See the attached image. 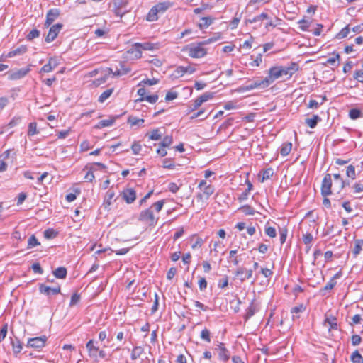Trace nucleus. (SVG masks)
Instances as JSON below:
<instances>
[{
  "label": "nucleus",
  "mask_w": 363,
  "mask_h": 363,
  "mask_svg": "<svg viewBox=\"0 0 363 363\" xmlns=\"http://www.w3.org/2000/svg\"><path fill=\"white\" fill-rule=\"evenodd\" d=\"M216 40V38H211L197 43H191L184 47L182 50L187 52L188 55L192 58H201L207 54V50L204 48V45Z\"/></svg>",
  "instance_id": "f257e3e1"
},
{
  "label": "nucleus",
  "mask_w": 363,
  "mask_h": 363,
  "mask_svg": "<svg viewBox=\"0 0 363 363\" xmlns=\"http://www.w3.org/2000/svg\"><path fill=\"white\" fill-rule=\"evenodd\" d=\"M96 166L99 167L101 169H106V166L101 162H94L86 165L84 170H88L86 175L84 176V179L86 182H91L94 179V172L96 171Z\"/></svg>",
  "instance_id": "f03ea898"
},
{
  "label": "nucleus",
  "mask_w": 363,
  "mask_h": 363,
  "mask_svg": "<svg viewBox=\"0 0 363 363\" xmlns=\"http://www.w3.org/2000/svg\"><path fill=\"white\" fill-rule=\"evenodd\" d=\"M281 77H282V75L279 66L271 67L269 70L268 76L263 79L265 86L267 87L274 81Z\"/></svg>",
  "instance_id": "7ed1b4c3"
},
{
  "label": "nucleus",
  "mask_w": 363,
  "mask_h": 363,
  "mask_svg": "<svg viewBox=\"0 0 363 363\" xmlns=\"http://www.w3.org/2000/svg\"><path fill=\"white\" fill-rule=\"evenodd\" d=\"M47 340L48 338L45 335L30 338L28 340L26 346L28 347L39 350L45 347Z\"/></svg>",
  "instance_id": "20e7f679"
},
{
  "label": "nucleus",
  "mask_w": 363,
  "mask_h": 363,
  "mask_svg": "<svg viewBox=\"0 0 363 363\" xmlns=\"http://www.w3.org/2000/svg\"><path fill=\"white\" fill-rule=\"evenodd\" d=\"M139 219L140 220L147 222L149 225H155L157 221V219L155 218L153 212L150 208L143 211L140 213Z\"/></svg>",
  "instance_id": "39448f33"
},
{
  "label": "nucleus",
  "mask_w": 363,
  "mask_h": 363,
  "mask_svg": "<svg viewBox=\"0 0 363 363\" xmlns=\"http://www.w3.org/2000/svg\"><path fill=\"white\" fill-rule=\"evenodd\" d=\"M332 179L330 174H326L323 179L321 185V194L323 196H329L332 194Z\"/></svg>",
  "instance_id": "423d86ee"
},
{
  "label": "nucleus",
  "mask_w": 363,
  "mask_h": 363,
  "mask_svg": "<svg viewBox=\"0 0 363 363\" xmlns=\"http://www.w3.org/2000/svg\"><path fill=\"white\" fill-rule=\"evenodd\" d=\"M62 28V23H57L50 28L49 32L45 37V42L50 43L53 41L57 36L58 33Z\"/></svg>",
  "instance_id": "0eeeda50"
},
{
  "label": "nucleus",
  "mask_w": 363,
  "mask_h": 363,
  "mask_svg": "<svg viewBox=\"0 0 363 363\" xmlns=\"http://www.w3.org/2000/svg\"><path fill=\"white\" fill-rule=\"evenodd\" d=\"M202 193H198L196 194V199L198 201H207L209 197L214 193L215 189L213 186L208 184L202 190Z\"/></svg>",
  "instance_id": "6e6552de"
},
{
  "label": "nucleus",
  "mask_w": 363,
  "mask_h": 363,
  "mask_svg": "<svg viewBox=\"0 0 363 363\" xmlns=\"http://www.w3.org/2000/svg\"><path fill=\"white\" fill-rule=\"evenodd\" d=\"M121 196L128 204H130L136 199V191L133 188L125 189L121 193Z\"/></svg>",
  "instance_id": "1a4fd4ad"
},
{
  "label": "nucleus",
  "mask_w": 363,
  "mask_h": 363,
  "mask_svg": "<svg viewBox=\"0 0 363 363\" xmlns=\"http://www.w3.org/2000/svg\"><path fill=\"white\" fill-rule=\"evenodd\" d=\"M282 76L291 77L298 69V66L295 62H291L289 66H279Z\"/></svg>",
  "instance_id": "9d476101"
},
{
  "label": "nucleus",
  "mask_w": 363,
  "mask_h": 363,
  "mask_svg": "<svg viewBox=\"0 0 363 363\" xmlns=\"http://www.w3.org/2000/svg\"><path fill=\"white\" fill-rule=\"evenodd\" d=\"M39 291L41 294H43L46 296H50L51 294H58L61 291V288L59 285L51 288L48 286H46L44 284H40L39 285Z\"/></svg>",
  "instance_id": "9b49d317"
},
{
  "label": "nucleus",
  "mask_w": 363,
  "mask_h": 363,
  "mask_svg": "<svg viewBox=\"0 0 363 363\" xmlns=\"http://www.w3.org/2000/svg\"><path fill=\"white\" fill-rule=\"evenodd\" d=\"M30 71V66L14 71L9 74V79L17 80L24 77Z\"/></svg>",
  "instance_id": "f8f14e48"
},
{
  "label": "nucleus",
  "mask_w": 363,
  "mask_h": 363,
  "mask_svg": "<svg viewBox=\"0 0 363 363\" xmlns=\"http://www.w3.org/2000/svg\"><path fill=\"white\" fill-rule=\"evenodd\" d=\"M60 16V11L57 9H50L46 15L45 26L49 27Z\"/></svg>",
  "instance_id": "ddd939ff"
},
{
  "label": "nucleus",
  "mask_w": 363,
  "mask_h": 363,
  "mask_svg": "<svg viewBox=\"0 0 363 363\" xmlns=\"http://www.w3.org/2000/svg\"><path fill=\"white\" fill-rule=\"evenodd\" d=\"M218 350V357L223 362H226L230 358L229 351L225 348V345L222 342L219 343L218 347L216 348Z\"/></svg>",
  "instance_id": "4468645a"
},
{
  "label": "nucleus",
  "mask_w": 363,
  "mask_h": 363,
  "mask_svg": "<svg viewBox=\"0 0 363 363\" xmlns=\"http://www.w3.org/2000/svg\"><path fill=\"white\" fill-rule=\"evenodd\" d=\"M196 71V69L194 67L191 66H179L176 68L174 70V75L176 77H182L184 74H193Z\"/></svg>",
  "instance_id": "2eb2a0df"
},
{
  "label": "nucleus",
  "mask_w": 363,
  "mask_h": 363,
  "mask_svg": "<svg viewBox=\"0 0 363 363\" xmlns=\"http://www.w3.org/2000/svg\"><path fill=\"white\" fill-rule=\"evenodd\" d=\"M258 87H263V88L266 87L263 79L257 80L250 84L241 86L240 88V90L242 91H246L252 90V89L258 88Z\"/></svg>",
  "instance_id": "dca6fc26"
},
{
  "label": "nucleus",
  "mask_w": 363,
  "mask_h": 363,
  "mask_svg": "<svg viewBox=\"0 0 363 363\" xmlns=\"http://www.w3.org/2000/svg\"><path fill=\"white\" fill-rule=\"evenodd\" d=\"M86 347L88 350L89 356L90 357L96 358L97 352L99 351V347L94 345V341L93 340H90L87 342L86 345Z\"/></svg>",
  "instance_id": "f3484780"
},
{
  "label": "nucleus",
  "mask_w": 363,
  "mask_h": 363,
  "mask_svg": "<svg viewBox=\"0 0 363 363\" xmlns=\"http://www.w3.org/2000/svg\"><path fill=\"white\" fill-rule=\"evenodd\" d=\"M112 72V69L111 68H107L106 70H105V73L104 74V75L96 79H95L94 81H93V84L96 86H99V85L105 83L107 79H108L111 73Z\"/></svg>",
  "instance_id": "a211bd4d"
},
{
  "label": "nucleus",
  "mask_w": 363,
  "mask_h": 363,
  "mask_svg": "<svg viewBox=\"0 0 363 363\" xmlns=\"http://www.w3.org/2000/svg\"><path fill=\"white\" fill-rule=\"evenodd\" d=\"M333 56L329 57L325 62L323 63L324 65H331V66H338L340 65V55L337 52H333Z\"/></svg>",
  "instance_id": "6ab92c4d"
},
{
  "label": "nucleus",
  "mask_w": 363,
  "mask_h": 363,
  "mask_svg": "<svg viewBox=\"0 0 363 363\" xmlns=\"http://www.w3.org/2000/svg\"><path fill=\"white\" fill-rule=\"evenodd\" d=\"M27 51V47L26 45H21L14 50H11L9 52V53L6 55L7 57H13L16 55H21L26 52Z\"/></svg>",
  "instance_id": "aec40b11"
},
{
  "label": "nucleus",
  "mask_w": 363,
  "mask_h": 363,
  "mask_svg": "<svg viewBox=\"0 0 363 363\" xmlns=\"http://www.w3.org/2000/svg\"><path fill=\"white\" fill-rule=\"evenodd\" d=\"M118 118V116H114V117H111L109 119L102 120V121H99L97 125H95V128H102L104 127L111 126L114 123L116 119Z\"/></svg>",
  "instance_id": "412c9836"
},
{
  "label": "nucleus",
  "mask_w": 363,
  "mask_h": 363,
  "mask_svg": "<svg viewBox=\"0 0 363 363\" xmlns=\"http://www.w3.org/2000/svg\"><path fill=\"white\" fill-rule=\"evenodd\" d=\"M172 5V4L169 1H164L157 4L154 6V7L155 8V10H157L158 13H164L169 8H170Z\"/></svg>",
  "instance_id": "4be33fe9"
},
{
  "label": "nucleus",
  "mask_w": 363,
  "mask_h": 363,
  "mask_svg": "<svg viewBox=\"0 0 363 363\" xmlns=\"http://www.w3.org/2000/svg\"><path fill=\"white\" fill-rule=\"evenodd\" d=\"M306 310V307L303 304H300L299 306L293 307L291 309V313H292L293 320H296L299 318V315H298L300 313H303Z\"/></svg>",
  "instance_id": "5701e85b"
},
{
  "label": "nucleus",
  "mask_w": 363,
  "mask_h": 363,
  "mask_svg": "<svg viewBox=\"0 0 363 363\" xmlns=\"http://www.w3.org/2000/svg\"><path fill=\"white\" fill-rule=\"evenodd\" d=\"M363 250V240H356L354 241V245L352 250V252L354 257L359 255Z\"/></svg>",
  "instance_id": "b1692460"
},
{
  "label": "nucleus",
  "mask_w": 363,
  "mask_h": 363,
  "mask_svg": "<svg viewBox=\"0 0 363 363\" xmlns=\"http://www.w3.org/2000/svg\"><path fill=\"white\" fill-rule=\"evenodd\" d=\"M321 121V118L318 115H313L311 118H306V123L311 128H314L317 123Z\"/></svg>",
  "instance_id": "393cba45"
},
{
  "label": "nucleus",
  "mask_w": 363,
  "mask_h": 363,
  "mask_svg": "<svg viewBox=\"0 0 363 363\" xmlns=\"http://www.w3.org/2000/svg\"><path fill=\"white\" fill-rule=\"evenodd\" d=\"M137 46H140L143 50H153L158 48V44L149 42L143 43H137Z\"/></svg>",
  "instance_id": "a878e982"
},
{
  "label": "nucleus",
  "mask_w": 363,
  "mask_h": 363,
  "mask_svg": "<svg viewBox=\"0 0 363 363\" xmlns=\"http://www.w3.org/2000/svg\"><path fill=\"white\" fill-rule=\"evenodd\" d=\"M53 274L56 278L65 279L67 276V269L64 267H60L53 271Z\"/></svg>",
  "instance_id": "bb28decb"
},
{
  "label": "nucleus",
  "mask_w": 363,
  "mask_h": 363,
  "mask_svg": "<svg viewBox=\"0 0 363 363\" xmlns=\"http://www.w3.org/2000/svg\"><path fill=\"white\" fill-rule=\"evenodd\" d=\"M115 196V192L112 189H109L106 193L104 204L105 206H110L112 203V200Z\"/></svg>",
  "instance_id": "cd10ccee"
},
{
  "label": "nucleus",
  "mask_w": 363,
  "mask_h": 363,
  "mask_svg": "<svg viewBox=\"0 0 363 363\" xmlns=\"http://www.w3.org/2000/svg\"><path fill=\"white\" fill-rule=\"evenodd\" d=\"M213 19L211 17H202L199 23V26L201 29L206 28L212 24Z\"/></svg>",
  "instance_id": "c85d7f7f"
},
{
  "label": "nucleus",
  "mask_w": 363,
  "mask_h": 363,
  "mask_svg": "<svg viewBox=\"0 0 363 363\" xmlns=\"http://www.w3.org/2000/svg\"><path fill=\"white\" fill-rule=\"evenodd\" d=\"M291 148H292L291 143H284L281 147L280 154L282 156H286L290 153Z\"/></svg>",
  "instance_id": "c756f323"
},
{
  "label": "nucleus",
  "mask_w": 363,
  "mask_h": 363,
  "mask_svg": "<svg viewBox=\"0 0 363 363\" xmlns=\"http://www.w3.org/2000/svg\"><path fill=\"white\" fill-rule=\"evenodd\" d=\"M268 18H269V16L267 13H262L260 15L256 16L255 17H254L252 19L246 20L245 23H246V24L253 23H255V22H257V21H262L264 19H268Z\"/></svg>",
  "instance_id": "7c9ffc66"
},
{
  "label": "nucleus",
  "mask_w": 363,
  "mask_h": 363,
  "mask_svg": "<svg viewBox=\"0 0 363 363\" xmlns=\"http://www.w3.org/2000/svg\"><path fill=\"white\" fill-rule=\"evenodd\" d=\"M350 359L352 363H363V357L358 350L352 352Z\"/></svg>",
  "instance_id": "2f4dec72"
},
{
  "label": "nucleus",
  "mask_w": 363,
  "mask_h": 363,
  "mask_svg": "<svg viewBox=\"0 0 363 363\" xmlns=\"http://www.w3.org/2000/svg\"><path fill=\"white\" fill-rule=\"evenodd\" d=\"M143 352V348L140 346H135L131 353V359L133 360H135L138 358H139L141 355V354Z\"/></svg>",
  "instance_id": "473e14b6"
},
{
  "label": "nucleus",
  "mask_w": 363,
  "mask_h": 363,
  "mask_svg": "<svg viewBox=\"0 0 363 363\" xmlns=\"http://www.w3.org/2000/svg\"><path fill=\"white\" fill-rule=\"evenodd\" d=\"M326 323L330 325V330L337 328V319L334 316L327 317L325 320V324Z\"/></svg>",
  "instance_id": "72a5a7b5"
},
{
  "label": "nucleus",
  "mask_w": 363,
  "mask_h": 363,
  "mask_svg": "<svg viewBox=\"0 0 363 363\" xmlns=\"http://www.w3.org/2000/svg\"><path fill=\"white\" fill-rule=\"evenodd\" d=\"M157 13H159L157 12V10H155V8L153 6L149 11V13H147V17H146V19L148 21H157V18H158V16H157Z\"/></svg>",
  "instance_id": "f704fd0d"
},
{
  "label": "nucleus",
  "mask_w": 363,
  "mask_h": 363,
  "mask_svg": "<svg viewBox=\"0 0 363 363\" xmlns=\"http://www.w3.org/2000/svg\"><path fill=\"white\" fill-rule=\"evenodd\" d=\"M113 89H108L104 91L99 97L98 101L101 103L104 102L113 94Z\"/></svg>",
  "instance_id": "c9c22d12"
},
{
  "label": "nucleus",
  "mask_w": 363,
  "mask_h": 363,
  "mask_svg": "<svg viewBox=\"0 0 363 363\" xmlns=\"http://www.w3.org/2000/svg\"><path fill=\"white\" fill-rule=\"evenodd\" d=\"M274 174V170L272 168H268L262 172L261 182H264L265 180L270 179Z\"/></svg>",
  "instance_id": "e433bc0d"
},
{
  "label": "nucleus",
  "mask_w": 363,
  "mask_h": 363,
  "mask_svg": "<svg viewBox=\"0 0 363 363\" xmlns=\"http://www.w3.org/2000/svg\"><path fill=\"white\" fill-rule=\"evenodd\" d=\"M255 313V306L253 302H251L250 305L246 310V313L244 316L245 319L247 320L252 316H253Z\"/></svg>",
  "instance_id": "4c0bfd02"
},
{
  "label": "nucleus",
  "mask_w": 363,
  "mask_h": 363,
  "mask_svg": "<svg viewBox=\"0 0 363 363\" xmlns=\"http://www.w3.org/2000/svg\"><path fill=\"white\" fill-rule=\"evenodd\" d=\"M298 23L299 24V28L303 31H308L309 30V28L311 24V21H308L306 19H301L300 20Z\"/></svg>",
  "instance_id": "58836bf2"
},
{
  "label": "nucleus",
  "mask_w": 363,
  "mask_h": 363,
  "mask_svg": "<svg viewBox=\"0 0 363 363\" xmlns=\"http://www.w3.org/2000/svg\"><path fill=\"white\" fill-rule=\"evenodd\" d=\"M39 133L37 128V123L35 122L30 123L28 125V135L33 136Z\"/></svg>",
  "instance_id": "ea45409f"
},
{
  "label": "nucleus",
  "mask_w": 363,
  "mask_h": 363,
  "mask_svg": "<svg viewBox=\"0 0 363 363\" xmlns=\"http://www.w3.org/2000/svg\"><path fill=\"white\" fill-rule=\"evenodd\" d=\"M40 243L38 242V239L34 235H32L28 240V249H31L35 246L40 245Z\"/></svg>",
  "instance_id": "a19ab883"
},
{
  "label": "nucleus",
  "mask_w": 363,
  "mask_h": 363,
  "mask_svg": "<svg viewBox=\"0 0 363 363\" xmlns=\"http://www.w3.org/2000/svg\"><path fill=\"white\" fill-rule=\"evenodd\" d=\"M142 50L140 46H137V43H135L128 52L135 53V57L139 59L142 57Z\"/></svg>",
  "instance_id": "79ce46f5"
},
{
  "label": "nucleus",
  "mask_w": 363,
  "mask_h": 363,
  "mask_svg": "<svg viewBox=\"0 0 363 363\" xmlns=\"http://www.w3.org/2000/svg\"><path fill=\"white\" fill-rule=\"evenodd\" d=\"M214 94L212 92H205L200 96H199L197 99L199 100V101L203 104L204 102L211 99L213 98Z\"/></svg>",
  "instance_id": "37998d69"
},
{
  "label": "nucleus",
  "mask_w": 363,
  "mask_h": 363,
  "mask_svg": "<svg viewBox=\"0 0 363 363\" xmlns=\"http://www.w3.org/2000/svg\"><path fill=\"white\" fill-rule=\"evenodd\" d=\"M246 269L244 267H238L235 272V278L239 279L242 282L245 280V277H243L244 273L245 272Z\"/></svg>",
  "instance_id": "c03bdc74"
},
{
  "label": "nucleus",
  "mask_w": 363,
  "mask_h": 363,
  "mask_svg": "<svg viewBox=\"0 0 363 363\" xmlns=\"http://www.w3.org/2000/svg\"><path fill=\"white\" fill-rule=\"evenodd\" d=\"M245 215H254L255 213V209L249 205H245L239 208Z\"/></svg>",
  "instance_id": "a18cd8bd"
},
{
  "label": "nucleus",
  "mask_w": 363,
  "mask_h": 363,
  "mask_svg": "<svg viewBox=\"0 0 363 363\" xmlns=\"http://www.w3.org/2000/svg\"><path fill=\"white\" fill-rule=\"evenodd\" d=\"M346 174L348 177L352 179H355L356 178V172L355 168L353 165L350 164L347 167Z\"/></svg>",
  "instance_id": "49530a36"
},
{
  "label": "nucleus",
  "mask_w": 363,
  "mask_h": 363,
  "mask_svg": "<svg viewBox=\"0 0 363 363\" xmlns=\"http://www.w3.org/2000/svg\"><path fill=\"white\" fill-rule=\"evenodd\" d=\"M211 333L207 328H204L201 332L200 337L203 340L206 341L207 342H211Z\"/></svg>",
  "instance_id": "de8ad7c7"
},
{
  "label": "nucleus",
  "mask_w": 363,
  "mask_h": 363,
  "mask_svg": "<svg viewBox=\"0 0 363 363\" xmlns=\"http://www.w3.org/2000/svg\"><path fill=\"white\" fill-rule=\"evenodd\" d=\"M350 28L348 26L343 28L336 35V38L342 39L347 36L350 33Z\"/></svg>",
  "instance_id": "09e8293b"
},
{
  "label": "nucleus",
  "mask_w": 363,
  "mask_h": 363,
  "mask_svg": "<svg viewBox=\"0 0 363 363\" xmlns=\"http://www.w3.org/2000/svg\"><path fill=\"white\" fill-rule=\"evenodd\" d=\"M162 134L158 129L153 130L149 135V138L152 140H158L161 139Z\"/></svg>",
  "instance_id": "8fccbe9b"
},
{
  "label": "nucleus",
  "mask_w": 363,
  "mask_h": 363,
  "mask_svg": "<svg viewBox=\"0 0 363 363\" xmlns=\"http://www.w3.org/2000/svg\"><path fill=\"white\" fill-rule=\"evenodd\" d=\"M333 177L335 182L338 184L339 189L341 190L345 187V182L341 177L340 174H334Z\"/></svg>",
  "instance_id": "3c124183"
},
{
  "label": "nucleus",
  "mask_w": 363,
  "mask_h": 363,
  "mask_svg": "<svg viewBox=\"0 0 363 363\" xmlns=\"http://www.w3.org/2000/svg\"><path fill=\"white\" fill-rule=\"evenodd\" d=\"M173 142V139L172 136L167 135L164 137L161 142V146L162 147H169Z\"/></svg>",
  "instance_id": "603ef678"
},
{
  "label": "nucleus",
  "mask_w": 363,
  "mask_h": 363,
  "mask_svg": "<svg viewBox=\"0 0 363 363\" xmlns=\"http://www.w3.org/2000/svg\"><path fill=\"white\" fill-rule=\"evenodd\" d=\"M128 123H130L131 125H139L140 123H144V119L138 118L134 116H130L128 119Z\"/></svg>",
  "instance_id": "864d4df0"
},
{
  "label": "nucleus",
  "mask_w": 363,
  "mask_h": 363,
  "mask_svg": "<svg viewBox=\"0 0 363 363\" xmlns=\"http://www.w3.org/2000/svg\"><path fill=\"white\" fill-rule=\"evenodd\" d=\"M265 233L270 238H275L277 236L276 229L272 226L265 227Z\"/></svg>",
  "instance_id": "5fc2aeb1"
},
{
  "label": "nucleus",
  "mask_w": 363,
  "mask_h": 363,
  "mask_svg": "<svg viewBox=\"0 0 363 363\" xmlns=\"http://www.w3.org/2000/svg\"><path fill=\"white\" fill-rule=\"evenodd\" d=\"M57 233L53 229H48L44 231V236L47 239H52L56 237Z\"/></svg>",
  "instance_id": "6e6d98bb"
},
{
  "label": "nucleus",
  "mask_w": 363,
  "mask_h": 363,
  "mask_svg": "<svg viewBox=\"0 0 363 363\" xmlns=\"http://www.w3.org/2000/svg\"><path fill=\"white\" fill-rule=\"evenodd\" d=\"M349 116L353 120L357 119L361 116V111L357 108H352L350 111Z\"/></svg>",
  "instance_id": "4d7b16f0"
},
{
  "label": "nucleus",
  "mask_w": 363,
  "mask_h": 363,
  "mask_svg": "<svg viewBox=\"0 0 363 363\" xmlns=\"http://www.w3.org/2000/svg\"><path fill=\"white\" fill-rule=\"evenodd\" d=\"M40 31L37 29H33L30 31V33L27 35L26 39L28 40H32L33 39L39 37Z\"/></svg>",
  "instance_id": "13d9d810"
},
{
  "label": "nucleus",
  "mask_w": 363,
  "mask_h": 363,
  "mask_svg": "<svg viewBox=\"0 0 363 363\" xmlns=\"http://www.w3.org/2000/svg\"><path fill=\"white\" fill-rule=\"evenodd\" d=\"M313 240V237L311 233H307L303 235V242H304L305 245H310Z\"/></svg>",
  "instance_id": "bf43d9fd"
},
{
  "label": "nucleus",
  "mask_w": 363,
  "mask_h": 363,
  "mask_svg": "<svg viewBox=\"0 0 363 363\" xmlns=\"http://www.w3.org/2000/svg\"><path fill=\"white\" fill-rule=\"evenodd\" d=\"M55 69L52 65H51V63H47L45 65L42 67V68L40 70V73H48L52 72Z\"/></svg>",
  "instance_id": "052dcab7"
},
{
  "label": "nucleus",
  "mask_w": 363,
  "mask_h": 363,
  "mask_svg": "<svg viewBox=\"0 0 363 363\" xmlns=\"http://www.w3.org/2000/svg\"><path fill=\"white\" fill-rule=\"evenodd\" d=\"M279 234H280V242H281V244H284L286 240L287 229L285 228L280 229Z\"/></svg>",
  "instance_id": "680f3d73"
},
{
  "label": "nucleus",
  "mask_w": 363,
  "mask_h": 363,
  "mask_svg": "<svg viewBox=\"0 0 363 363\" xmlns=\"http://www.w3.org/2000/svg\"><path fill=\"white\" fill-rule=\"evenodd\" d=\"M141 145L138 142H134L131 145V150L134 155H138L141 150Z\"/></svg>",
  "instance_id": "e2e57ef3"
},
{
  "label": "nucleus",
  "mask_w": 363,
  "mask_h": 363,
  "mask_svg": "<svg viewBox=\"0 0 363 363\" xmlns=\"http://www.w3.org/2000/svg\"><path fill=\"white\" fill-rule=\"evenodd\" d=\"M12 347L13 352L16 354L19 353L22 350V345L19 340H17L16 342H12Z\"/></svg>",
  "instance_id": "0e129e2a"
},
{
  "label": "nucleus",
  "mask_w": 363,
  "mask_h": 363,
  "mask_svg": "<svg viewBox=\"0 0 363 363\" xmlns=\"http://www.w3.org/2000/svg\"><path fill=\"white\" fill-rule=\"evenodd\" d=\"M80 300V296L79 294H77V293H74L72 297H71V300H70V303H69V306H73L76 304H77L79 303Z\"/></svg>",
  "instance_id": "69168bd1"
},
{
  "label": "nucleus",
  "mask_w": 363,
  "mask_h": 363,
  "mask_svg": "<svg viewBox=\"0 0 363 363\" xmlns=\"http://www.w3.org/2000/svg\"><path fill=\"white\" fill-rule=\"evenodd\" d=\"M174 164L170 159H164L163 160L162 167L165 169H173L174 167Z\"/></svg>",
  "instance_id": "338daca9"
},
{
  "label": "nucleus",
  "mask_w": 363,
  "mask_h": 363,
  "mask_svg": "<svg viewBox=\"0 0 363 363\" xmlns=\"http://www.w3.org/2000/svg\"><path fill=\"white\" fill-rule=\"evenodd\" d=\"M354 79L357 80L358 82L363 83V71L357 70L353 76Z\"/></svg>",
  "instance_id": "774afa93"
}]
</instances>
